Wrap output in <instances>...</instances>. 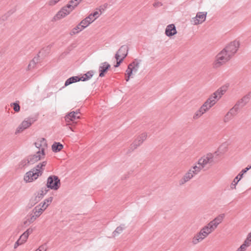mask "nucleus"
<instances>
[{"mask_svg": "<svg viewBox=\"0 0 251 251\" xmlns=\"http://www.w3.org/2000/svg\"><path fill=\"white\" fill-rule=\"evenodd\" d=\"M224 217V214H220L204 226L199 232L194 235L192 240V243L196 245L201 242L216 229L218 226L223 222Z\"/></svg>", "mask_w": 251, "mask_h": 251, "instance_id": "nucleus-1", "label": "nucleus"}, {"mask_svg": "<svg viewBox=\"0 0 251 251\" xmlns=\"http://www.w3.org/2000/svg\"><path fill=\"white\" fill-rule=\"evenodd\" d=\"M52 198L50 197L37 205L33 210V214L24 222L25 225H29L39 217L51 203Z\"/></svg>", "mask_w": 251, "mask_h": 251, "instance_id": "nucleus-2", "label": "nucleus"}, {"mask_svg": "<svg viewBox=\"0 0 251 251\" xmlns=\"http://www.w3.org/2000/svg\"><path fill=\"white\" fill-rule=\"evenodd\" d=\"M47 163L46 161H42L37 164L31 171L27 172L24 177L25 181L26 182H31L41 176Z\"/></svg>", "mask_w": 251, "mask_h": 251, "instance_id": "nucleus-3", "label": "nucleus"}, {"mask_svg": "<svg viewBox=\"0 0 251 251\" xmlns=\"http://www.w3.org/2000/svg\"><path fill=\"white\" fill-rule=\"evenodd\" d=\"M227 89V86H223L209 97L202 105L206 111L216 104L218 100H219L222 96L226 92Z\"/></svg>", "mask_w": 251, "mask_h": 251, "instance_id": "nucleus-4", "label": "nucleus"}, {"mask_svg": "<svg viewBox=\"0 0 251 251\" xmlns=\"http://www.w3.org/2000/svg\"><path fill=\"white\" fill-rule=\"evenodd\" d=\"M231 56L225 50L221 51L216 56L213 63V67L218 68L228 62L231 58Z\"/></svg>", "mask_w": 251, "mask_h": 251, "instance_id": "nucleus-5", "label": "nucleus"}, {"mask_svg": "<svg viewBox=\"0 0 251 251\" xmlns=\"http://www.w3.org/2000/svg\"><path fill=\"white\" fill-rule=\"evenodd\" d=\"M240 45L239 41L235 40L229 43L224 50L232 57L237 51Z\"/></svg>", "mask_w": 251, "mask_h": 251, "instance_id": "nucleus-6", "label": "nucleus"}, {"mask_svg": "<svg viewBox=\"0 0 251 251\" xmlns=\"http://www.w3.org/2000/svg\"><path fill=\"white\" fill-rule=\"evenodd\" d=\"M33 229L31 227H29L26 229L20 237L18 240L15 242L14 245V249H16L19 246L22 245L25 243L30 234L33 232Z\"/></svg>", "mask_w": 251, "mask_h": 251, "instance_id": "nucleus-7", "label": "nucleus"}, {"mask_svg": "<svg viewBox=\"0 0 251 251\" xmlns=\"http://www.w3.org/2000/svg\"><path fill=\"white\" fill-rule=\"evenodd\" d=\"M47 186L48 188L56 190L60 186V182L58 177L55 176H52L48 177Z\"/></svg>", "mask_w": 251, "mask_h": 251, "instance_id": "nucleus-8", "label": "nucleus"}, {"mask_svg": "<svg viewBox=\"0 0 251 251\" xmlns=\"http://www.w3.org/2000/svg\"><path fill=\"white\" fill-rule=\"evenodd\" d=\"M45 157L44 151L39 150L34 154L31 155L28 159V163L33 164L44 159Z\"/></svg>", "mask_w": 251, "mask_h": 251, "instance_id": "nucleus-9", "label": "nucleus"}, {"mask_svg": "<svg viewBox=\"0 0 251 251\" xmlns=\"http://www.w3.org/2000/svg\"><path fill=\"white\" fill-rule=\"evenodd\" d=\"M138 67V63L135 62L128 65L126 73V81L129 80L130 77L132 76L133 74H135L137 72Z\"/></svg>", "mask_w": 251, "mask_h": 251, "instance_id": "nucleus-10", "label": "nucleus"}, {"mask_svg": "<svg viewBox=\"0 0 251 251\" xmlns=\"http://www.w3.org/2000/svg\"><path fill=\"white\" fill-rule=\"evenodd\" d=\"M33 123V121L30 119H25L18 126L15 130V134H17L22 132L26 128L30 127Z\"/></svg>", "mask_w": 251, "mask_h": 251, "instance_id": "nucleus-11", "label": "nucleus"}, {"mask_svg": "<svg viewBox=\"0 0 251 251\" xmlns=\"http://www.w3.org/2000/svg\"><path fill=\"white\" fill-rule=\"evenodd\" d=\"M214 155L212 153H208L201 157L198 161V165L204 168L207 164L213 161Z\"/></svg>", "mask_w": 251, "mask_h": 251, "instance_id": "nucleus-12", "label": "nucleus"}, {"mask_svg": "<svg viewBox=\"0 0 251 251\" xmlns=\"http://www.w3.org/2000/svg\"><path fill=\"white\" fill-rule=\"evenodd\" d=\"M207 13L206 12H198L196 17L193 18L191 21L192 24L198 25L202 24L206 19Z\"/></svg>", "mask_w": 251, "mask_h": 251, "instance_id": "nucleus-13", "label": "nucleus"}, {"mask_svg": "<svg viewBox=\"0 0 251 251\" xmlns=\"http://www.w3.org/2000/svg\"><path fill=\"white\" fill-rule=\"evenodd\" d=\"M80 119L79 113L77 112H71L65 117V121L68 124L71 122L76 124V120Z\"/></svg>", "mask_w": 251, "mask_h": 251, "instance_id": "nucleus-14", "label": "nucleus"}, {"mask_svg": "<svg viewBox=\"0 0 251 251\" xmlns=\"http://www.w3.org/2000/svg\"><path fill=\"white\" fill-rule=\"evenodd\" d=\"M147 133L146 132L140 134L135 139L132 144V146H133L134 148H136L138 146H140L144 141L146 140L147 138Z\"/></svg>", "mask_w": 251, "mask_h": 251, "instance_id": "nucleus-15", "label": "nucleus"}, {"mask_svg": "<svg viewBox=\"0 0 251 251\" xmlns=\"http://www.w3.org/2000/svg\"><path fill=\"white\" fill-rule=\"evenodd\" d=\"M128 48L126 46H122L118 50L115 55V58L117 60L122 59H124L127 54Z\"/></svg>", "mask_w": 251, "mask_h": 251, "instance_id": "nucleus-16", "label": "nucleus"}, {"mask_svg": "<svg viewBox=\"0 0 251 251\" xmlns=\"http://www.w3.org/2000/svg\"><path fill=\"white\" fill-rule=\"evenodd\" d=\"M177 33V30L174 24L168 25L165 29V34L169 37H171Z\"/></svg>", "mask_w": 251, "mask_h": 251, "instance_id": "nucleus-17", "label": "nucleus"}, {"mask_svg": "<svg viewBox=\"0 0 251 251\" xmlns=\"http://www.w3.org/2000/svg\"><path fill=\"white\" fill-rule=\"evenodd\" d=\"M35 146L39 149L40 151H45L47 148V144L46 140L44 138H39L35 143Z\"/></svg>", "mask_w": 251, "mask_h": 251, "instance_id": "nucleus-18", "label": "nucleus"}, {"mask_svg": "<svg viewBox=\"0 0 251 251\" xmlns=\"http://www.w3.org/2000/svg\"><path fill=\"white\" fill-rule=\"evenodd\" d=\"M39 56L34 57L29 63L26 70L28 71H32L37 68V65L39 63Z\"/></svg>", "mask_w": 251, "mask_h": 251, "instance_id": "nucleus-19", "label": "nucleus"}, {"mask_svg": "<svg viewBox=\"0 0 251 251\" xmlns=\"http://www.w3.org/2000/svg\"><path fill=\"white\" fill-rule=\"evenodd\" d=\"M109 68H110V65L107 62H105L101 63L99 67V71L100 72L99 76L100 77L104 76Z\"/></svg>", "mask_w": 251, "mask_h": 251, "instance_id": "nucleus-20", "label": "nucleus"}, {"mask_svg": "<svg viewBox=\"0 0 251 251\" xmlns=\"http://www.w3.org/2000/svg\"><path fill=\"white\" fill-rule=\"evenodd\" d=\"M85 28V27L81 25V22H80L78 25L72 29L70 31V34L71 36L78 34Z\"/></svg>", "mask_w": 251, "mask_h": 251, "instance_id": "nucleus-21", "label": "nucleus"}, {"mask_svg": "<svg viewBox=\"0 0 251 251\" xmlns=\"http://www.w3.org/2000/svg\"><path fill=\"white\" fill-rule=\"evenodd\" d=\"M193 173H191V171L189 170L185 174V175L182 177L179 181L180 185L184 184L186 182L190 180L194 176L193 175Z\"/></svg>", "mask_w": 251, "mask_h": 251, "instance_id": "nucleus-22", "label": "nucleus"}, {"mask_svg": "<svg viewBox=\"0 0 251 251\" xmlns=\"http://www.w3.org/2000/svg\"><path fill=\"white\" fill-rule=\"evenodd\" d=\"M94 21H95L91 17L90 15H89L87 17L83 19L80 22L81 25H82L85 27V28H86Z\"/></svg>", "mask_w": 251, "mask_h": 251, "instance_id": "nucleus-23", "label": "nucleus"}, {"mask_svg": "<svg viewBox=\"0 0 251 251\" xmlns=\"http://www.w3.org/2000/svg\"><path fill=\"white\" fill-rule=\"evenodd\" d=\"M206 112V110L201 106L200 109L197 110L193 115V119L197 120L200 118L204 113Z\"/></svg>", "mask_w": 251, "mask_h": 251, "instance_id": "nucleus-24", "label": "nucleus"}, {"mask_svg": "<svg viewBox=\"0 0 251 251\" xmlns=\"http://www.w3.org/2000/svg\"><path fill=\"white\" fill-rule=\"evenodd\" d=\"M67 14L65 13V12L61 8L53 17V20L54 21H58L62 18H64L66 16H67Z\"/></svg>", "mask_w": 251, "mask_h": 251, "instance_id": "nucleus-25", "label": "nucleus"}, {"mask_svg": "<svg viewBox=\"0 0 251 251\" xmlns=\"http://www.w3.org/2000/svg\"><path fill=\"white\" fill-rule=\"evenodd\" d=\"M237 108L233 107L226 114L225 117V121L227 122L234 115L236 114Z\"/></svg>", "mask_w": 251, "mask_h": 251, "instance_id": "nucleus-26", "label": "nucleus"}, {"mask_svg": "<svg viewBox=\"0 0 251 251\" xmlns=\"http://www.w3.org/2000/svg\"><path fill=\"white\" fill-rule=\"evenodd\" d=\"M79 81H81L80 77L77 76H73L69 78L66 81L65 85L68 86L72 83L78 82Z\"/></svg>", "mask_w": 251, "mask_h": 251, "instance_id": "nucleus-27", "label": "nucleus"}, {"mask_svg": "<svg viewBox=\"0 0 251 251\" xmlns=\"http://www.w3.org/2000/svg\"><path fill=\"white\" fill-rule=\"evenodd\" d=\"M94 72L93 71H89L85 74L80 76L81 81H86L90 79L93 75Z\"/></svg>", "mask_w": 251, "mask_h": 251, "instance_id": "nucleus-28", "label": "nucleus"}, {"mask_svg": "<svg viewBox=\"0 0 251 251\" xmlns=\"http://www.w3.org/2000/svg\"><path fill=\"white\" fill-rule=\"evenodd\" d=\"M102 14V11L100 9H97L94 12L90 14L91 17L95 21L98 19Z\"/></svg>", "mask_w": 251, "mask_h": 251, "instance_id": "nucleus-29", "label": "nucleus"}, {"mask_svg": "<svg viewBox=\"0 0 251 251\" xmlns=\"http://www.w3.org/2000/svg\"><path fill=\"white\" fill-rule=\"evenodd\" d=\"M63 148V145L59 143H54L52 145V150L54 152L60 151Z\"/></svg>", "mask_w": 251, "mask_h": 251, "instance_id": "nucleus-30", "label": "nucleus"}, {"mask_svg": "<svg viewBox=\"0 0 251 251\" xmlns=\"http://www.w3.org/2000/svg\"><path fill=\"white\" fill-rule=\"evenodd\" d=\"M203 168L200 165H195L191 169L189 170L190 171H191V173H193V175L195 176L198 173H199L201 169Z\"/></svg>", "mask_w": 251, "mask_h": 251, "instance_id": "nucleus-31", "label": "nucleus"}, {"mask_svg": "<svg viewBox=\"0 0 251 251\" xmlns=\"http://www.w3.org/2000/svg\"><path fill=\"white\" fill-rule=\"evenodd\" d=\"M242 177L239 176V175H237L236 177L233 179V181L231 183L230 188L231 189H235L236 187V185L238 183V182L241 179Z\"/></svg>", "mask_w": 251, "mask_h": 251, "instance_id": "nucleus-32", "label": "nucleus"}, {"mask_svg": "<svg viewBox=\"0 0 251 251\" xmlns=\"http://www.w3.org/2000/svg\"><path fill=\"white\" fill-rule=\"evenodd\" d=\"M251 245V240L246 238L244 243L240 246L246 251L247 248Z\"/></svg>", "mask_w": 251, "mask_h": 251, "instance_id": "nucleus-33", "label": "nucleus"}, {"mask_svg": "<svg viewBox=\"0 0 251 251\" xmlns=\"http://www.w3.org/2000/svg\"><path fill=\"white\" fill-rule=\"evenodd\" d=\"M124 227L120 226L116 228L115 231L113 232V235L114 237H116L119 234L121 233L123 231Z\"/></svg>", "mask_w": 251, "mask_h": 251, "instance_id": "nucleus-34", "label": "nucleus"}, {"mask_svg": "<svg viewBox=\"0 0 251 251\" xmlns=\"http://www.w3.org/2000/svg\"><path fill=\"white\" fill-rule=\"evenodd\" d=\"M11 106L13 107L14 110L16 112H18L20 111V106L19 105V103L18 102H14L11 104Z\"/></svg>", "mask_w": 251, "mask_h": 251, "instance_id": "nucleus-35", "label": "nucleus"}, {"mask_svg": "<svg viewBox=\"0 0 251 251\" xmlns=\"http://www.w3.org/2000/svg\"><path fill=\"white\" fill-rule=\"evenodd\" d=\"M61 0H49L48 4L50 6H54L59 2Z\"/></svg>", "mask_w": 251, "mask_h": 251, "instance_id": "nucleus-36", "label": "nucleus"}, {"mask_svg": "<svg viewBox=\"0 0 251 251\" xmlns=\"http://www.w3.org/2000/svg\"><path fill=\"white\" fill-rule=\"evenodd\" d=\"M251 169V165L249 167H246L245 169L242 170L241 172L238 174L239 176L243 177V175L246 173L248 170Z\"/></svg>", "mask_w": 251, "mask_h": 251, "instance_id": "nucleus-37", "label": "nucleus"}, {"mask_svg": "<svg viewBox=\"0 0 251 251\" xmlns=\"http://www.w3.org/2000/svg\"><path fill=\"white\" fill-rule=\"evenodd\" d=\"M82 0H71L70 2L76 7Z\"/></svg>", "mask_w": 251, "mask_h": 251, "instance_id": "nucleus-38", "label": "nucleus"}, {"mask_svg": "<svg viewBox=\"0 0 251 251\" xmlns=\"http://www.w3.org/2000/svg\"><path fill=\"white\" fill-rule=\"evenodd\" d=\"M66 6L67 7V9H68L69 10H70V11L71 12H72L75 9V8L70 2H69V3L67 5H66Z\"/></svg>", "mask_w": 251, "mask_h": 251, "instance_id": "nucleus-39", "label": "nucleus"}, {"mask_svg": "<svg viewBox=\"0 0 251 251\" xmlns=\"http://www.w3.org/2000/svg\"><path fill=\"white\" fill-rule=\"evenodd\" d=\"M47 247L45 245L40 246L38 249H37L35 251H46Z\"/></svg>", "mask_w": 251, "mask_h": 251, "instance_id": "nucleus-40", "label": "nucleus"}, {"mask_svg": "<svg viewBox=\"0 0 251 251\" xmlns=\"http://www.w3.org/2000/svg\"><path fill=\"white\" fill-rule=\"evenodd\" d=\"M63 10L65 12V13L67 14V15H68L69 14L71 13V12L70 10H69L68 9H67V7L65 6L62 8Z\"/></svg>", "mask_w": 251, "mask_h": 251, "instance_id": "nucleus-41", "label": "nucleus"}, {"mask_svg": "<svg viewBox=\"0 0 251 251\" xmlns=\"http://www.w3.org/2000/svg\"><path fill=\"white\" fill-rule=\"evenodd\" d=\"M123 59L120 58V59H119V60H117V64L115 66V67H118L120 65L121 62L123 61Z\"/></svg>", "mask_w": 251, "mask_h": 251, "instance_id": "nucleus-42", "label": "nucleus"}, {"mask_svg": "<svg viewBox=\"0 0 251 251\" xmlns=\"http://www.w3.org/2000/svg\"><path fill=\"white\" fill-rule=\"evenodd\" d=\"M236 251H246V250L243 249L241 247H239V248H238Z\"/></svg>", "mask_w": 251, "mask_h": 251, "instance_id": "nucleus-43", "label": "nucleus"}, {"mask_svg": "<svg viewBox=\"0 0 251 251\" xmlns=\"http://www.w3.org/2000/svg\"><path fill=\"white\" fill-rule=\"evenodd\" d=\"M247 238L251 240V231L248 234Z\"/></svg>", "mask_w": 251, "mask_h": 251, "instance_id": "nucleus-44", "label": "nucleus"}, {"mask_svg": "<svg viewBox=\"0 0 251 251\" xmlns=\"http://www.w3.org/2000/svg\"><path fill=\"white\" fill-rule=\"evenodd\" d=\"M45 193H46V192L44 193V192H43V191H42V194H41V195L42 196H43Z\"/></svg>", "mask_w": 251, "mask_h": 251, "instance_id": "nucleus-45", "label": "nucleus"}]
</instances>
